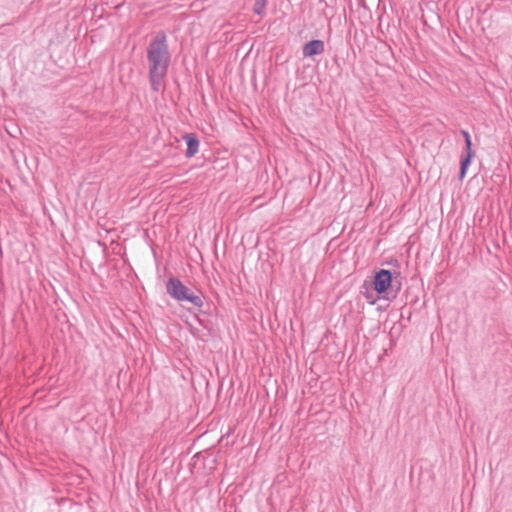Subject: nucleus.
I'll list each match as a JSON object with an SVG mask.
<instances>
[{
	"label": "nucleus",
	"mask_w": 512,
	"mask_h": 512,
	"mask_svg": "<svg viewBox=\"0 0 512 512\" xmlns=\"http://www.w3.org/2000/svg\"><path fill=\"white\" fill-rule=\"evenodd\" d=\"M324 52V42L321 40H312L306 43L303 47L304 57H312Z\"/></svg>",
	"instance_id": "nucleus-5"
},
{
	"label": "nucleus",
	"mask_w": 512,
	"mask_h": 512,
	"mask_svg": "<svg viewBox=\"0 0 512 512\" xmlns=\"http://www.w3.org/2000/svg\"><path fill=\"white\" fill-rule=\"evenodd\" d=\"M463 135L465 137L467 155H466V158L463 159L461 162V170H460V178L461 179L465 176L467 168L471 162V159L474 156L470 135L468 134V132H463Z\"/></svg>",
	"instance_id": "nucleus-4"
},
{
	"label": "nucleus",
	"mask_w": 512,
	"mask_h": 512,
	"mask_svg": "<svg viewBox=\"0 0 512 512\" xmlns=\"http://www.w3.org/2000/svg\"><path fill=\"white\" fill-rule=\"evenodd\" d=\"M392 276L390 271L382 269L375 274L374 277V289L377 293H385L391 286Z\"/></svg>",
	"instance_id": "nucleus-3"
},
{
	"label": "nucleus",
	"mask_w": 512,
	"mask_h": 512,
	"mask_svg": "<svg viewBox=\"0 0 512 512\" xmlns=\"http://www.w3.org/2000/svg\"><path fill=\"white\" fill-rule=\"evenodd\" d=\"M267 0H255L254 4V12L257 14H262L265 10Z\"/></svg>",
	"instance_id": "nucleus-7"
},
{
	"label": "nucleus",
	"mask_w": 512,
	"mask_h": 512,
	"mask_svg": "<svg viewBox=\"0 0 512 512\" xmlns=\"http://www.w3.org/2000/svg\"><path fill=\"white\" fill-rule=\"evenodd\" d=\"M184 140L186 141L187 144L186 156H194L199 150V141L197 137L194 134H186L184 136Z\"/></svg>",
	"instance_id": "nucleus-6"
},
{
	"label": "nucleus",
	"mask_w": 512,
	"mask_h": 512,
	"mask_svg": "<svg viewBox=\"0 0 512 512\" xmlns=\"http://www.w3.org/2000/svg\"><path fill=\"white\" fill-rule=\"evenodd\" d=\"M167 292L178 301H188L196 307H201L203 305L202 299L199 296L194 295L178 279H169L167 283Z\"/></svg>",
	"instance_id": "nucleus-2"
},
{
	"label": "nucleus",
	"mask_w": 512,
	"mask_h": 512,
	"mask_svg": "<svg viewBox=\"0 0 512 512\" xmlns=\"http://www.w3.org/2000/svg\"><path fill=\"white\" fill-rule=\"evenodd\" d=\"M149 62V76L152 89L158 90L165 78L170 62L167 38L164 33H159L151 41L147 48Z\"/></svg>",
	"instance_id": "nucleus-1"
}]
</instances>
